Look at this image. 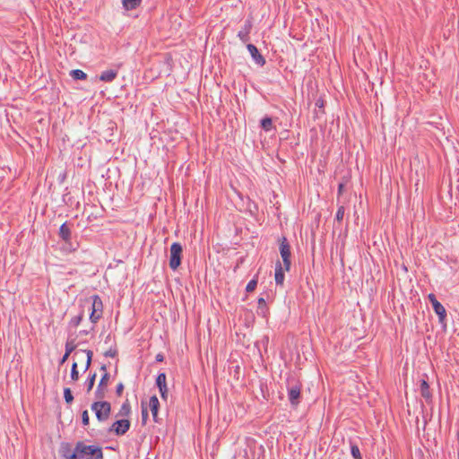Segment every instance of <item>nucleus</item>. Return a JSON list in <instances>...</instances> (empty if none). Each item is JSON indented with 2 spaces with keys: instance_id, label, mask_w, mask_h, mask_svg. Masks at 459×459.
Returning <instances> with one entry per match:
<instances>
[{
  "instance_id": "25",
  "label": "nucleus",
  "mask_w": 459,
  "mask_h": 459,
  "mask_svg": "<svg viewBox=\"0 0 459 459\" xmlns=\"http://www.w3.org/2000/svg\"><path fill=\"white\" fill-rule=\"evenodd\" d=\"M70 75L74 80H86L88 76L86 73L80 69L72 70Z\"/></svg>"
},
{
  "instance_id": "17",
  "label": "nucleus",
  "mask_w": 459,
  "mask_h": 459,
  "mask_svg": "<svg viewBox=\"0 0 459 459\" xmlns=\"http://www.w3.org/2000/svg\"><path fill=\"white\" fill-rule=\"evenodd\" d=\"M83 317H84V311H83V309H81L79 314L77 316H74V317H72L71 320L69 321L68 330L76 328L81 324Z\"/></svg>"
},
{
  "instance_id": "42",
  "label": "nucleus",
  "mask_w": 459,
  "mask_h": 459,
  "mask_svg": "<svg viewBox=\"0 0 459 459\" xmlns=\"http://www.w3.org/2000/svg\"><path fill=\"white\" fill-rule=\"evenodd\" d=\"M100 370L103 371L104 373H108L107 372V366L105 364L101 365Z\"/></svg>"
},
{
  "instance_id": "41",
  "label": "nucleus",
  "mask_w": 459,
  "mask_h": 459,
  "mask_svg": "<svg viewBox=\"0 0 459 459\" xmlns=\"http://www.w3.org/2000/svg\"><path fill=\"white\" fill-rule=\"evenodd\" d=\"M154 422H160L158 418V412H152Z\"/></svg>"
},
{
  "instance_id": "13",
  "label": "nucleus",
  "mask_w": 459,
  "mask_h": 459,
  "mask_svg": "<svg viewBox=\"0 0 459 459\" xmlns=\"http://www.w3.org/2000/svg\"><path fill=\"white\" fill-rule=\"evenodd\" d=\"M252 22L250 20H246L242 29L238 31V37L243 43H247L250 39V32L252 30Z\"/></svg>"
},
{
  "instance_id": "40",
  "label": "nucleus",
  "mask_w": 459,
  "mask_h": 459,
  "mask_svg": "<svg viewBox=\"0 0 459 459\" xmlns=\"http://www.w3.org/2000/svg\"><path fill=\"white\" fill-rule=\"evenodd\" d=\"M69 356H70L69 354H66V353L65 352V354H64V355H63V357L61 358V359H60L59 363H60L61 365H62V364H64V363L67 360V359L69 358Z\"/></svg>"
},
{
  "instance_id": "44",
  "label": "nucleus",
  "mask_w": 459,
  "mask_h": 459,
  "mask_svg": "<svg viewBox=\"0 0 459 459\" xmlns=\"http://www.w3.org/2000/svg\"><path fill=\"white\" fill-rule=\"evenodd\" d=\"M385 454H386V450H385V449H383V451H382V455H385Z\"/></svg>"
},
{
  "instance_id": "22",
  "label": "nucleus",
  "mask_w": 459,
  "mask_h": 459,
  "mask_svg": "<svg viewBox=\"0 0 459 459\" xmlns=\"http://www.w3.org/2000/svg\"><path fill=\"white\" fill-rule=\"evenodd\" d=\"M348 182H349V178H345V177H344L342 181L339 183V185H338L337 204L344 202V200H342V195H343L344 191L346 190V186H347Z\"/></svg>"
},
{
  "instance_id": "11",
  "label": "nucleus",
  "mask_w": 459,
  "mask_h": 459,
  "mask_svg": "<svg viewBox=\"0 0 459 459\" xmlns=\"http://www.w3.org/2000/svg\"><path fill=\"white\" fill-rule=\"evenodd\" d=\"M166 374L161 372L159 373L156 377V385L159 388L161 399L167 401L168 399V387L166 383Z\"/></svg>"
},
{
  "instance_id": "26",
  "label": "nucleus",
  "mask_w": 459,
  "mask_h": 459,
  "mask_svg": "<svg viewBox=\"0 0 459 459\" xmlns=\"http://www.w3.org/2000/svg\"><path fill=\"white\" fill-rule=\"evenodd\" d=\"M149 407L152 412H158L160 409V402L156 395L150 398Z\"/></svg>"
},
{
  "instance_id": "7",
  "label": "nucleus",
  "mask_w": 459,
  "mask_h": 459,
  "mask_svg": "<svg viewBox=\"0 0 459 459\" xmlns=\"http://www.w3.org/2000/svg\"><path fill=\"white\" fill-rule=\"evenodd\" d=\"M131 422L127 419H120L113 422L108 428V432L115 434L116 436H124L130 429Z\"/></svg>"
},
{
  "instance_id": "4",
  "label": "nucleus",
  "mask_w": 459,
  "mask_h": 459,
  "mask_svg": "<svg viewBox=\"0 0 459 459\" xmlns=\"http://www.w3.org/2000/svg\"><path fill=\"white\" fill-rule=\"evenodd\" d=\"M279 241V251L282 259V265L284 269L289 272L291 266V252L290 245L286 237L282 236L278 239Z\"/></svg>"
},
{
  "instance_id": "38",
  "label": "nucleus",
  "mask_w": 459,
  "mask_h": 459,
  "mask_svg": "<svg viewBox=\"0 0 459 459\" xmlns=\"http://www.w3.org/2000/svg\"><path fill=\"white\" fill-rule=\"evenodd\" d=\"M428 299L431 303L432 306H434V302L438 301L433 293H429L428 295Z\"/></svg>"
},
{
  "instance_id": "31",
  "label": "nucleus",
  "mask_w": 459,
  "mask_h": 459,
  "mask_svg": "<svg viewBox=\"0 0 459 459\" xmlns=\"http://www.w3.org/2000/svg\"><path fill=\"white\" fill-rule=\"evenodd\" d=\"M75 349L76 344L74 343V341L68 340L65 343V353L70 355Z\"/></svg>"
},
{
  "instance_id": "39",
  "label": "nucleus",
  "mask_w": 459,
  "mask_h": 459,
  "mask_svg": "<svg viewBox=\"0 0 459 459\" xmlns=\"http://www.w3.org/2000/svg\"><path fill=\"white\" fill-rule=\"evenodd\" d=\"M155 359L157 362H162L164 360V355L162 353H158Z\"/></svg>"
},
{
  "instance_id": "29",
  "label": "nucleus",
  "mask_w": 459,
  "mask_h": 459,
  "mask_svg": "<svg viewBox=\"0 0 459 459\" xmlns=\"http://www.w3.org/2000/svg\"><path fill=\"white\" fill-rule=\"evenodd\" d=\"M64 398L66 403H72L74 401V395L70 388L65 387L64 389Z\"/></svg>"
},
{
  "instance_id": "37",
  "label": "nucleus",
  "mask_w": 459,
  "mask_h": 459,
  "mask_svg": "<svg viewBox=\"0 0 459 459\" xmlns=\"http://www.w3.org/2000/svg\"><path fill=\"white\" fill-rule=\"evenodd\" d=\"M124 391V385L123 383H118L116 387V394L117 396H121L122 393Z\"/></svg>"
},
{
  "instance_id": "32",
  "label": "nucleus",
  "mask_w": 459,
  "mask_h": 459,
  "mask_svg": "<svg viewBox=\"0 0 459 459\" xmlns=\"http://www.w3.org/2000/svg\"><path fill=\"white\" fill-rule=\"evenodd\" d=\"M257 286V280L255 279H252L251 281H248V283L247 284V287H246V290L247 292H252L255 290Z\"/></svg>"
},
{
  "instance_id": "27",
  "label": "nucleus",
  "mask_w": 459,
  "mask_h": 459,
  "mask_svg": "<svg viewBox=\"0 0 459 459\" xmlns=\"http://www.w3.org/2000/svg\"><path fill=\"white\" fill-rule=\"evenodd\" d=\"M339 207L337 209L336 214H335V221L338 222H342L344 217L345 213V207H344V202L338 204Z\"/></svg>"
},
{
  "instance_id": "19",
  "label": "nucleus",
  "mask_w": 459,
  "mask_h": 459,
  "mask_svg": "<svg viewBox=\"0 0 459 459\" xmlns=\"http://www.w3.org/2000/svg\"><path fill=\"white\" fill-rule=\"evenodd\" d=\"M131 414V405L129 401L126 399L123 404L121 405L118 412L117 413L116 417H129Z\"/></svg>"
},
{
  "instance_id": "6",
  "label": "nucleus",
  "mask_w": 459,
  "mask_h": 459,
  "mask_svg": "<svg viewBox=\"0 0 459 459\" xmlns=\"http://www.w3.org/2000/svg\"><path fill=\"white\" fill-rule=\"evenodd\" d=\"M91 299L90 320L96 324L102 317L103 303L99 295H93Z\"/></svg>"
},
{
  "instance_id": "16",
  "label": "nucleus",
  "mask_w": 459,
  "mask_h": 459,
  "mask_svg": "<svg viewBox=\"0 0 459 459\" xmlns=\"http://www.w3.org/2000/svg\"><path fill=\"white\" fill-rule=\"evenodd\" d=\"M117 76V70L109 69L103 71L100 75V80L105 82H113Z\"/></svg>"
},
{
  "instance_id": "20",
  "label": "nucleus",
  "mask_w": 459,
  "mask_h": 459,
  "mask_svg": "<svg viewBox=\"0 0 459 459\" xmlns=\"http://www.w3.org/2000/svg\"><path fill=\"white\" fill-rule=\"evenodd\" d=\"M420 394L427 401L431 399V397H432V394L429 390V385L428 381L425 379L420 380Z\"/></svg>"
},
{
  "instance_id": "24",
  "label": "nucleus",
  "mask_w": 459,
  "mask_h": 459,
  "mask_svg": "<svg viewBox=\"0 0 459 459\" xmlns=\"http://www.w3.org/2000/svg\"><path fill=\"white\" fill-rule=\"evenodd\" d=\"M80 353H85L87 356V360L85 362V370H88L92 360L93 352L90 350H81L80 351H76L74 353V357H77Z\"/></svg>"
},
{
  "instance_id": "5",
  "label": "nucleus",
  "mask_w": 459,
  "mask_h": 459,
  "mask_svg": "<svg viewBox=\"0 0 459 459\" xmlns=\"http://www.w3.org/2000/svg\"><path fill=\"white\" fill-rule=\"evenodd\" d=\"M183 254L182 245L178 242H174L170 246L169 255V267L173 271H176L181 264Z\"/></svg>"
},
{
  "instance_id": "2",
  "label": "nucleus",
  "mask_w": 459,
  "mask_h": 459,
  "mask_svg": "<svg viewBox=\"0 0 459 459\" xmlns=\"http://www.w3.org/2000/svg\"><path fill=\"white\" fill-rule=\"evenodd\" d=\"M302 385L294 377L287 379L288 398L291 406L296 407L300 403Z\"/></svg>"
},
{
  "instance_id": "18",
  "label": "nucleus",
  "mask_w": 459,
  "mask_h": 459,
  "mask_svg": "<svg viewBox=\"0 0 459 459\" xmlns=\"http://www.w3.org/2000/svg\"><path fill=\"white\" fill-rule=\"evenodd\" d=\"M257 314L259 316H262L265 317L269 312V308L266 305L265 299L263 297H260L257 300Z\"/></svg>"
},
{
  "instance_id": "23",
  "label": "nucleus",
  "mask_w": 459,
  "mask_h": 459,
  "mask_svg": "<svg viewBox=\"0 0 459 459\" xmlns=\"http://www.w3.org/2000/svg\"><path fill=\"white\" fill-rule=\"evenodd\" d=\"M260 126L265 132H270L273 128V120L267 116L261 119Z\"/></svg>"
},
{
  "instance_id": "28",
  "label": "nucleus",
  "mask_w": 459,
  "mask_h": 459,
  "mask_svg": "<svg viewBox=\"0 0 459 459\" xmlns=\"http://www.w3.org/2000/svg\"><path fill=\"white\" fill-rule=\"evenodd\" d=\"M95 379H96V373L90 374V376L88 377V378L86 380V387H87L88 393H90L92 390L94 384H95Z\"/></svg>"
},
{
  "instance_id": "21",
  "label": "nucleus",
  "mask_w": 459,
  "mask_h": 459,
  "mask_svg": "<svg viewBox=\"0 0 459 459\" xmlns=\"http://www.w3.org/2000/svg\"><path fill=\"white\" fill-rule=\"evenodd\" d=\"M142 4V0H122V4L125 10L132 11L136 9Z\"/></svg>"
},
{
  "instance_id": "34",
  "label": "nucleus",
  "mask_w": 459,
  "mask_h": 459,
  "mask_svg": "<svg viewBox=\"0 0 459 459\" xmlns=\"http://www.w3.org/2000/svg\"><path fill=\"white\" fill-rule=\"evenodd\" d=\"M82 423L84 427L90 424V417L87 410L82 412Z\"/></svg>"
},
{
  "instance_id": "10",
  "label": "nucleus",
  "mask_w": 459,
  "mask_h": 459,
  "mask_svg": "<svg viewBox=\"0 0 459 459\" xmlns=\"http://www.w3.org/2000/svg\"><path fill=\"white\" fill-rule=\"evenodd\" d=\"M59 454L64 459H78L76 452V445L72 447V445L67 442H63L60 445Z\"/></svg>"
},
{
  "instance_id": "33",
  "label": "nucleus",
  "mask_w": 459,
  "mask_h": 459,
  "mask_svg": "<svg viewBox=\"0 0 459 459\" xmlns=\"http://www.w3.org/2000/svg\"><path fill=\"white\" fill-rule=\"evenodd\" d=\"M149 418V413L147 408L144 406L143 403H142V422L145 424Z\"/></svg>"
},
{
  "instance_id": "12",
  "label": "nucleus",
  "mask_w": 459,
  "mask_h": 459,
  "mask_svg": "<svg viewBox=\"0 0 459 459\" xmlns=\"http://www.w3.org/2000/svg\"><path fill=\"white\" fill-rule=\"evenodd\" d=\"M247 48L255 64L260 66H264L265 65V58L261 55L258 48L254 44L248 43L247 45Z\"/></svg>"
},
{
  "instance_id": "36",
  "label": "nucleus",
  "mask_w": 459,
  "mask_h": 459,
  "mask_svg": "<svg viewBox=\"0 0 459 459\" xmlns=\"http://www.w3.org/2000/svg\"><path fill=\"white\" fill-rule=\"evenodd\" d=\"M105 357L114 358L117 355V351L116 349H109L104 353Z\"/></svg>"
},
{
  "instance_id": "15",
  "label": "nucleus",
  "mask_w": 459,
  "mask_h": 459,
  "mask_svg": "<svg viewBox=\"0 0 459 459\" xmlns=\"http://www.w3.org/2000/svg\"><path fill=\"white\" fill-rule=\"evenodd\" d=\"M284 272H287L284 269V266L281 264L280 261H277L275 264V283L276 285H283L285 274Z\"/></svg>"
},
{
  "instance_id": "14",
  "label": "nucleus",
  "mask_w": 459,
  "mask_h": 459,
  "mask_svg": "<svg viewBox=\"0 0 459 459\" xmlns=\"http://www.w3.org/2000/svg\"><path fill=\"white\" fill-rule=\"evenodd\" d=\"M434 312L438 316L439 324L446 325V310L444 306L439 302H434V306H432Z\"/></svg>"
},
{
  "instance_id": "8",
  "label": "nucleus",
  "mask_w": 459,
  "mask_h": 459,
  "mask_svg": "<svg viewBox=\"0 0 459 459\" xmlns=\"http://www.w3.org/2000/svg\"><path fill=\"white\" fill-rule=\"evenodd\" d=\"M58 235L62 238V240L65 241V245L69 246L70 251H74L77 249L78 245L76 244V246H73L71 242L72 230L67 222H65L60 226Z\"/></svg>"
},
{
  "instance_id": "35",
  "label": "nucleus",
  "mask_w": 459,
  "mask_h": 459,
  "mask_svg": "<svg viewBox=\"0 0 459 459\" xmlns=\"http://www.w3.org/2000/svg\"><path fill=\"white\" fill-rule=\"evenodd\" d=\"M351 450L354 459H360V452L357 446H352Z\"/></svg>"
},
{
  "instance_id": "30",
  "label": "nucleus",
  "mask_w": 459,
  "mask_h": 459,
  "mask_svg": "<svg viewBox=\"0 0 459 459\" xmlns=\"http://www.w3.org/2000/svg\"><path fill=\"white\" fill-rule=\"evenodd\" d=\"M70 376H71V379L73 381H77L79 379V372H78V369H77V363L76 362H74L73 365H72Z\"/></svg>"
},
{
  "instance_id": "3",
  "label": "nucleus",
  "mask_w": 459,
  "mask_h": 459,
  "mask_svg": "<svg viewBox=\"0 0 459 459\" xmlns=\"http://www.w3.org/2000/svg\"><path fill=\"white\" fill-rule=\"evenodd\" d=\"M91 409L100 422L108 420L111 413V404L107 401L98 400L91 404Z\"/></svg>"
},
{
  "instance_id": "43",
  "label": "nucleus",
  "mask_w": 459,
  "mask_h": 459,
  "mask_svg": "<svg viewBox=\"0 0 459 459\" xmlns=\"http://www.w3.org/2000/svg\"><path fill=\"white\" fill-rule=\"evenodd\" d=\"M88 333H89V331H87V330H82V331H80V334L87 335Z\"/></svg>"
},
{
  "instance_id": "1",
  "label": "nucleus",
  "mask_w": 459,
  "mask_h": 459,
  "mask_svg": "<svg viewBox=\"0 0 459 459\" xmlns=\"http://www.w3.org/2000/svg\"><path fill=\"white\" fill-rule=\"evenodd\" d=\"M78 459H104L102 448L95 445H86L82 441L76 443Z\"/></svg>"
},
{
  "instance_id": "9",
  "label": "nucleus",
  "mask_w": 459,
  "mask_h": 459,
  "mask_svg": "<svg viewBox=\"0 0 459 459\" xmlns=\"http://www.w3.org/2000/svg\"><path fill=\"white\" fill-rule=\"evenodd\" d=\"M109 378L110 375L108 373H104L101 377L100 381L94 392V395L97 400H102L106 397L107 386L108 385Z\"/></svg>"
}]
</instances>
